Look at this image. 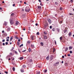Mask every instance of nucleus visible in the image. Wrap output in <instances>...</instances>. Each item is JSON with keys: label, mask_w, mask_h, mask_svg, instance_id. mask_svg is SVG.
Wrapping results in <instances>:
<instances>
[{"label": "nucleus", "mask_w": 74, "mask_h": 74, "mask_svg": "<svg viewBox=\"0 0 74 74\" xmlns=\"http://www.w3.org/2000/svg\"><path fill=\"white\" fill-rule=\"evenodd\" d=\"M10 23L11 25H13L14 23V19H12L10 20Z\"/></svg>", "instance_id": "f257e3e1"}, {"label": "nucleus", "mask_w": 74, "mask_h": 74, "mask_svg": "<svg viewBox=\"0 0 74 74\" xmlns=\"http://www.w3.org/2000/svg\"><path fill=\"white\" fill-rule=\"evenodd\" d=\"M30 10V8L28 6H27L25 10V11H27V12H29Z\"/></svg>", "instance_id": "f03ea898"}, {"label": "nucleus", "mask_w": 74, "mask_h": 74, "mask_svg": "<svg viewBox=\"0 0 74 74\" xmlns=\"http://www.w3.org/2000/svg\"><path fill=\"white\" fill-rule=\"evenodd\" d=\"M59 64V62H56L54 64V66H58Z\"/></svg>", "instance_id": "7ed1b4c3"}, {"label": "nucleus", "mask_w": 74, "mask_h": 74, "mask_svg": "<svg viewBox=\"0 0 74 74\" xmlns=\"http://www.w3.org/2000/svg\"><path fill=\"white\" fill-rule=\"evenodd\" d=\"M14 13H12L10 15V17L11 18H12L14 16Z\"/></svg>", "instance_id": "20e7f679"}, {"label": "nucleus", "mask_w": 74, "mask_h": 74, "mask_svg": "<svg viewBox=\"0 0 74 74\" xmlns=\"http://www.w3.org/2000/svg\"><path fill=\"white\" fill-rule=\"evenodd\" d=\"M47 21L49 23H51V20L49 19H48Z\"/></svg>", "instance_id": "39448f33"}, {"label": "nucleus", "mask_w": 74, "mask_h": 74, "mask_svg": "<svg viewBox=\"0 0 74 74\" xmlns=\"http://www.w3.org/2000/svg\"><path fill=\"white\" fill-rule=\"evenodd\" d=\"M47 23H46L45 25H44V27L45 28H46L47 27Z\"/></svg>", "instance_id": "423d86ee"}, {"label": "nucleus", "mask_w": 74, "mask_h": 74, "mask_svg": "<svg viewBox=\"0 0 74 74\" xmlns=\"http://www.w3.org/2000/svg\"><path fill=\"white\" fill-rule=\"evenodd\" d=\"M19 23V22L18 21H16V26H17Z\"/></svg>", "instance_id": "0eeeda50"}, {"label": "nucleus", "mask_w": 74, "mask_h": 74, "mask_svg": "<svg viewBox=\"0 0 74 74\" xmlns=\"http://www.w3.org/2000/svg\"><path fill=\"white\" fill-rule=\"evenodd\" d=\"M41 7L40 6H38V10H40V9H41Z\"/></svg>", "instance_id": "6e6552de"}, {"label": "nucleus", "mask_w": 74, "mask_h": 74, "mask_svg": "<svg viewBox=\"0 0 74 74\" xmlns=\"http://www.w3.org/2000/svg\"><path fill=\"white\" fill-rule=\"evenodd\" d=\"M56 30L57 31H58V32H60V29H59V28H56Z\"/></svg>", "instance_id": "1a4fd4ad"}, {"label": "nucleus", "mask_w": 74, "mask_h": 74, "mask_svg": "<svg viewBox=\"0 0 74 74\" xmlns=\"http://www.w3.org/2000/svg\"><path fill=\"white\" fill-rule=\"evenodd\" d=\"M13 38V36H12L11 37L10 39V41H12V40Z\"/></svg>", "instance_id": "9d476101"}, {"label": "nucleus", "mask_w": 74, "mask_h": 74, "mask_svg": "<svg viewBox=\"0 0 74 74\" xmlns=\"http://www.w3.org/2000/svg\"><path fill=\"white\" fill-rule=\"evenodd\" d=\"M47 37L46 36H44V39L45 40L47 39Z\"/></svg>", "instance_id": "9b49d317"}, {"label": "nucleus", "mask_w": 74, "mask_h": 74, "mask_svg": "<svg viewBox=\"0 0 74 74\" xmlns=\"http://www.w3.org/2000/svg\"><path fill=\"white\" fill-rule=\"evenodd\" d=\"M67 30L65 29L64 30V32L65 33H66V32H67Z\"/></svg>", "instance_id": "f8f14e48"}, {"label": "nucleus", "mask_w": 74, "mask_h": 74, "mask_svg": "<svg viewBox=\"0 0 74 74\" xmlns=\"http://www.w3.org/2000/svg\"><path fill=\"white\" fill-rule=\"evenodd\" d=\"M3 25H4L5 26H6V25H7V23H6V22H5L3 24Z\"/></svg>", "instance_id": "ddd939ff"}, {"label": "nucleus", "mask_w": 74, "mask_h": 74, "mask_svg": "<svg viewBox=\"0 0 74 74\" xmlns=\"http://www.w3.org/2000/svg\"><path fill=\"white\" fill-rule=\"evenodd\" d=\"M47 60H49V56H48L47 57V58H46Z\"/></svg>", "instance_id": "4468645a"}, {"label": "nucleus", "mask_w": 74, "mask_h": 74, "mask_svg": "<svg viewBox=\"0 0 74 74\" xmlns=\"http://www.w3.org/2000/svg\"><path fill=\"white\" fill-rule=\"evenodd\" d=\"M68 50V48L67 47H66V49H65V51H67Z\"/></svg>", "instance_id": "2eb2a0df"}, {"label": "nucleus", "mask_w": 74, "mask_h": 74, "mask_svg": "<svg viewBox=\"0 0 74 74\" xmlns=\"http://www.w3.org/2000/svg\"><path fill=\"white\" fill-rule=\"evenodd\" d=\"M31 49L30 48H29L28 49V51L29 52H31Z\"/></svg>", "instance_id": "dca6fc26"}, {"label": "nucleus", "mask_w": 74, "mask_h": 74, "mask_svg": "<svg viewBox=\"0 0 74 74\" xmlns=\"http://www.w3.org/2000/svg\"><path fill=\"white\" fill-rule=\"evenodd\" d=\"M44 73H47V69H45V71H44Z\"/></svg>", "instance_id": "f3484780"}, {"label": "nucleus", "mask_w": 74, "mask_h": 74, "mask_svg": "<svg viewBox=\"0 0 74 74\" xmlns=\"http://www.w3.org/2000/svg\"><path fill=\"white\" fill-rule=\"evenodd\" d=\"M65 66H68V64H67V63H66L65 64Z\"/></svg>", "instance_id": "a211bd4d"}, {"label": "nucleus", "mask_w": 74, "mask_h": 74, "mask_svg": "<svg viewBox=\"0 0 74 74\" xmlns=\"http://www.w3.org/2000/svg\"><path fill=\"white\" fill-rule=\"evenodd\" d=\"M15 70V68L14 67L13 68V71H14Z\"/></svg>", "instance_id": "6ab92c4d"}, {"label": "nucleus", "mask_w": 74, "mask_h": 74, "mask_svg": "<svg viewBox=\"0 0 74 74\" xmlns=\"http://www.w3.org/2000/svg\"><path fill=\"white\" fill-rule=\"evenodd\" d=\"M31 47L32 48H33V47H34V45L32 44L31 45Z\"/></svg>", "instance_id": "aec40b11"}, {"label": "nucleus", "mask_w": 74, "mask_h": 74, "mask_svg": "<svg viewBox=\"0 0 74 74\" xmlns=\"http://www.w3.org/2000/svg\"><path fill=\"white\" fill-rule=\"evenodd\" d=\"M36 74H40V71L37 72Z\"/></svg>", "instance_id": "412c9836"}, {"label": "nucleus", "mask_w": 74, "mask_h": 74, "mask_svg": "<svg viewBox=\"0 0 74 74\" xmlns=\"http://www.w3.org/2000/svg\"><path fill=\"white\" fill-rule=\"evenodd\" d=\"M69 49H72V47L71 46H70L69 47Z\"/></svg>", "instance_id": "4be33fe9"}, {"label": "nucleus", "mask_w": 74, "mask_h": 74, "mask_svg": "<svg viewBox=\"0 0 74 74\" xmlns=\"http://www.w3.org/2000/svg\"><path fill=\"white\" fill-rule=\"evenodd\" d=\"M23 59V57H21L20 58V60H22V59Z\"/></svg>", "instance_id": "5701e85b"}, {"label": "nucleus", "mask_w": 74, "mask_h": 74, "mask_svg": "<svg viewBox=\"0 0 74 74\" xmlns=\"http://www.w3.org/2000/svg\"><path fill=\"white\" fill-rule=\"evenodd\" d=\"M27 43L28 44H30V41L29 40L28 41Z\"/></svg>", "instance_id": "b1692460"}, {"label": "nucleus", "mask_w": 74, "mask_h": 74, "mask_svg": "<svg viewBox=\"0 0 74 74\" xmlns=\"http://www.w3.org/2000/svg\"><path fill=\"white\" fill-rule=\"evenodd\" d=\"M68 35L70 36H71V32H70Z\"/></svg>", "instance_id": "393cba45"}, {"label": "nucleus", "mask_w": 74, "mask_h": 74, "mask_svg": "<svg viewBox=\"0 0 74 74\" xmlns=\"http://www.w3.org/2000/svg\"><path fill=\"white\" fill-rule=\"evenodd\" d=\"M23 68H25V67H26V66H25V65H23Z\"/></svg>", "instance_id": "a878e982"}, {"label": "nucleus", "mask_w": 74, "mask_h": 74, "mask_svg": "<svg viewBox=\"0 0 74 74\" xmlns=\"http://www.w3.org/2000/svg\"><path fill=\"white\" fill-rule=\"evenodd\" d=\"M21 72H22V73H23V72H24V71L22 69L21 70Z\"/></svg>", "instance_id": "bb28decb"}, {"label": "nucleus", "mask_w": 74, "mask_h": 74, "mask_svg": "<svg viewBox=\"0 0 74 74\" xmlns=\"http://www.w3.org/2000/svg\"><path fill=\"white\" fill-rule=\"evenodd\" d=\"M40 44L42 45V46L43 45H44V44L42 42H41L40 43Z\"/></svg>", "instance_id": "cd10ccee"}, {"label": "nucleus", "mask_w": 74, "mask_h": 74, "mask_svg": "<svg viewBox=\"0 0 74 74\" xmlns=\"http://www.w3.org/2000/svg\"><path fill=\"white\" fill-rule=\"evenodd\" d=\"M17 45H19V42H17Z\"/></svg>", "instance_id": "c85d7f7f"}, {"label": "nucleus", "mask_w": 74, "mask_h": 74, "mask_svg": "<svg viewBox=\"0 0 74 74\" xmlns=\"http://www.w3.org/2000/svg\"><path fill=\"white\" fill-rule=\"evenodd\" d=\"M50 59H51V60H52V59H53V58H52V57L51 56L50 57Z\"/></svg>", "instance_id": "c756f323"}, {"label": "nucleus", "mask_w": 74, "mask_h": 74, "mask_svg": "<svg viewBox=\"0 0 74 74\" xmlns=\"http://www.w3.org/2000/svg\"><path fill=\"white\" fill-rule=\"evenodd\" d=\"M23 45V44H21V45H20V47H22Z\"/></svg>", "instance_id": "7c9ffc66"}, {"label": "nucleus", "mask_w": 74, "mask_h": 74, "mask_svg": "<svg viewBox=\"0 0 74 74\" xmlns=\"http://www.w3.org/2000/svg\"><path fill=\"white\" fill-rule=\"evenodd\" d=\"M36 34L37 35H39V32H37V33H36Z\"/></svg>", "instance_id": "2f4dec72"}, {"label": "nucleus", "mask_w": 74, "mask_h": 74, "mask_svg": "<svg viewBox=\"0 0 74 74\" xmlns=\"http://www.w3.org/2000/svg\"><path fill=\"white\" fill-rule=\"evenodd\" d=\"M14 49V47H13L12 48V49L11 50V51H12V50H13V49Z\"/></svg>", "instance_id": "473e14b6"}, {"label": "nucleus", "mask_w": 74, "mask_h": 74, "mask_svg": "<svg viewBox=\"0 0 74 74\" xmlns=\"http://www.w3.org/2000/svg\"><path fill=\"white\" fill-rule=\"evenodd\" d=\"M70 53H73V51H70Z\"/></svg>", "instance_id": "72a5a7b5"}, {"label": "nucleus", "mask_w": 74, "mask_h": 74, "mask_svg": "<svg viewBox=\"0 0 74 74\" xmlns=\"http://www.w3.org/2000/svg\"><path fill=\"white\" fill-rule=\"evenodd\" d=\"M14 52L16 53V54H17V53H18L16 51H14Z\"/></svg>", "instance_id": "f704fd0d"}, {"label": "nucleus", "mask_w": 74, "mask_h": 74, "mask_svg": "<svg viewBox=\"0 0 74 74\" xmlns=\"http://www.w3.org/2000/svg\"><path fill=\"white\" fill-rule=\"evenodd\" d=\"M60 39L61 40H62V37H61L60 38Z\"/></svg>", "instance_id": "c9c22d12"}, {"label": "nucleus", "mask_w": 74, "mask_h": 74, "mask_svg": "<svg viewBox=\"0 0 74 74\" xmlns=\"http://www.w3.org/2000/svg\"><path fill=\"white\" fill-rule=\"evenodd\" d=\"M54 42H55V44L56 45V41L55 40H54Z\"/></svg>", "instance_id": "e433bc0d"}, {"label": "nucleus", "mask_w": 74, "mask_h": 74, "mask_svg": "<svg viewBox=\"0 0 74 74\" xmlns=\"http://www.w3.org/2000/svg\"><path fill=\"white\" fill-rule=\"evenodd\" d=\"M55 49L54 48L53 50V52H55Z\"/></svg>", "instance_id": "4c0bfd02"}, {"label": "nucleus", "mask_w": 74, "mask_h": 74, "mask_svg": "<svg viewBox=\"0 0 74 74\" xmlns=\"http://www.w3.org/2000/svg\"><path fill=\"white\" fill-rule=\"evenodd\" d=\"M44 34H45V35H47V33H45V32H44Z\"/></svg>", "instance_id": "58836bf2"}, {"label": "nucleus", "mask_w": 74, "mask_h": 74, "mask_svg": "<svg viewBox=\"0 0 74 74\" xmlns=\"http://www.w3.org/2000/svg\"><path fill=\"white\" fill-rule=\"evenodd\" d=\"M62 9L63 8H60V10H62Z\"/></svg>", "instance_id": "ea45409f"}, {"label": "nucleus", "mask_w": 74, "mask_h": 74, "mask_svg": "<svg viewBox=\"0 0 74 74\" xmlns=\"http://www.w3.org/2000/svg\"><path fill=\"white\" fill-rule=\"evenodd\" d=\"M31 38L32 40H33V36H32L31 37Z\"/></svg>", "instance_id": "a19ab883"}, {"label": "nucleus", "mask_w": 74, "mask_h": 74, "mask_svg": "<svg viewBox=\"0 0 74 74\" xmlns=\"http://www.w3.org/2000/svg\"><path fill=\"white\" fill-rule=\"evenodd\" d=\"M70 2L71 3H72L73 2V0H70Z\"/></svg>", "instance_id": "79ce46f5"}, {"label": "nucleus", "mask_w": 74, "mask_h": 74, "mask_svg": "<svg viewBox=\"0 0 74 74\" xmlns=\"http://www.w3.org/2000/svg\"><path fill=\"white\" fill-rule=\"evenodd\" d=\"M15 38H16V39H18V37H16V36L15 37Z\"/></svg>", "instance_id": "37998d69"}, {"label": "nucleus", "mask_w": 74, "mask_h": 74, "mask_svg": "<svg viewBox=\"0 0 74 74\" xmlns=\"http://www.w3.org/2000/svg\"><path fill=\"white\" fill-rule=\"evenodd\" d=\"M5 44H6V45H7L8 44V42H6L5 43Z\"/></svg>", "instance_id": "c03bdc74"}, {"label": "nucleus", "mask_w": 74, "mask_h": 74, "mask_svg": "<svg viewBox=\"0 0 74 74\" xmlns=\"http://www.w3.org/2000/svg\"><path fill=\"white\" fill-rule=\"evenodd\" d=\"M5 73H6V74H8V72H6V71H5Z\"/></svg>", "instance_id": "a18cd8bd"}, {"label": "nucleus", "mask_w": 74, "mask_h": 74, "mask_svg": "<svg viewBox=\"0 0 74 74\" xmlns=\"http://www.w3.org/2000/svg\"><path fill=\"white\" fill-rule=\"evenodd\" d=\"M4 46L5 45V43H3L2 44Z\"/></svg>", "instance_id": "49530a36"}, {"label": "nucleus", "mask_w": 74, "mask_h": 74, "mask_svg": "<svg viewBox=\"0 0 74 74\" xmlns=\"http://www.w3.org/2000/svg\"><path fill=\"white\" fill-rule=\"evenodd\" d=\"M52 30L53 31V32H55V28H53Z\"/></svg>", "instance_id": "de8ad7c7"}, {"label": "nucleus", "mask_w": 74, "mask_h": 74, "mask_svg": "<svg viewBox=\"0 0 74 74\" xmlns=\"http://www.w3.org/2000/svg\"><path fill=\"white\" fill-rule=\"evenodd\" d=\"M26 51V50H25L24 51H22V52H25Z\"/></svg>", "instance_id": "09e8293b"}, {"label": "nucleus", "mask_w": 74, "mask_h": 74, "mask_svg": "<svg viewBox=\"0 0 74 74\" xmlns=\"http://www.w3.org/2000/svg\"><path fill=\"white\" fill-rule=\"evenodd\" d=\"M68 56H70V54H68L67 55Z\"/></svg>", "instance_id": "8fccbe9b"}, {"label": "nucleus", "mask_w": 74, "mask_h": 74, "mask_svg": "<svg viewBox=\"0 0 74 74\" xmlns=\"http://www.w3.org/2000/svg\"><path fill=\"white\" fill-rule=\"evenodd\" d=\"M5 41V40L3 39L2 40V42H4Z\"/></svg>", "instance_id": "3c124183"}, {"label": "nucleus", "mask_w": 74, "mask_h": 74, "mask_svg": "<svg viewBox=\"0 0 74 74\" xmlns=\"http://www.w3.org/2000/svg\"><path fill=\"white\" fill-rule=\"evenodd\" d=\"M12 55V53H10V55Z\"/></svg>", "instance_id": "603ef678"}, {"label": "nucleus", "mask_w": 74, "mask_h": 74, "mask_svg": "<svg viewBox=\"0 0 74 74\" xmlns=\"http://www.w3.org/2000/svg\"><path fill=\"white\" fill-rule=\"evenodd\" d=\"M6 41H9V39H7L6 40Z\"/></svg>", "instance_id": "864d4df0"}, {"label": "nucleus", "mask_w": 74, "mask_h": 74, "mask_svg": "<svg viewBox=\"0 0 74 74\" xmlns=\"http://www.w3.org/2000/svg\"><path fill=\"white\" fill-rule=\"evenodd\" d=\"M50 28L51 29H52V26H50Z\"/></svg>", "instance_id": "5fc2aeb1"}, {"label": "nucleus", "mask_w": 74, "mask_h": 74, "mask_svg": "<svg viewBox=\"0 0 74 74\" xmlns=\"http://www.w3.org/2000/svg\"><path fill=\"white\" fill-rule=\"evenodd\" d=\"M15 4H13V7L15 6Z\"/></svg>", "instance_id": "6e6d98bb"}, {"label": "nucleus", "mask_w": 74, "mask_h": 74, "mask_svg": "<svg viewBox=\"0 0 74 74\" xmlns=\"http://www.w3.org/2000/svg\"><path fill=\"white\" fill-rule=\"evenodd\" d=\"M18 41H19V42H20V41H21V40H20V39H19L18 40Z\"/></svg>", "instance_id": "4d7b16f0"}, {"label": "nucleus", "mask_w": 74, "mask_h": 74, "mask_svg": "<svg viewBox=\"0 0 74 74\" xmlns=\"http://www.w3.org/2000/svg\"><path fill=\"white\" fill-rule=\"evenodd\" d=\"M62 58H64V56H62Z\"/></svg>", "instance_id": "13d9d810"}, {"label": "nucleus", "mask_w": 74, "mask_h": 74, "mask_svg": "<svg viewBox=\"0 0 74 74\" xmlns=\"http://www.w3.org/2000/svg\"><path fill=\"white\" fill-rule=\"evenodd\" d=\"M15 34H18V33H17V32H15Z\"/></svg>", "instance_id": "bf43d9fd"}, {"label": "nucleus", "mask_w": 74, "mask_h": 74, "mask_svg": "<svg viewBox=\"0 0 74 74\" xmlns=\"http://www.w3.org/2000/svg\"><path fill=\"white\" fill-rule=\"evenodd\" d=\"M4 33V31H2V33Z\"/></svg>", "instance_id": "052dcab7"}, {"label": "nucleus", "mask_w": 74, "mask_h": 74, "mask_svg": "<svg viewBox=\"0 0 74 74\" xmlns=\"http://www.w3.org/2000/svg\"><path fill=\"white\" fill-rule=\"evenodd\" d=\"M35 25H36V26H37V25H38V24H37V23H36V24H35Z\"/></svg>", "instance_id": "680f3d73"}, {"label": "nucleus", "mask_w": 74, "mask_h": 74, "mask_svg": "<svg viewBox=\"0 0 74 74\" xmlns=\"http://www.w3.org/2000/svg\"><path fill=\"white\" fill-rule=\"evenodd\" d=\"M32 60L31 59L29 60V62H32Z\"/></svg>", "instance_id": "e2e57ef3"}, {"label": "nucleus", "mask_w": 74, "mask_h": 74, "mask_svg": "<svg viewBox=\"0 0 74 74\" xmlns=\"http://www.w3.org/2000/svg\"><path fill=\"white\" fill-rule=\"evenodd\" d=\"M70 15H73V14H71V13H70L69 14Z\"/></svg>", "instance_id": "0e129e2a"}, {"label": "nucleus", "mask_w": 74, "mask_h": 74, "mask_svg": "<svg viewBox=\"0 0 74 74\" xmlns=\"http://www.w3.org/2000/svg\"><path fill=\"white\" fill-rule=\"evenodd\" d=\"M24 4H26V2H25L24 3Z\"/></svg>", "instance_id": "69168bd1"}, {"label": "nucleus", "mask_w": 74, "mask_h": 74, "mask_svg": "<svg viewBox=\"0 0 74 74\" xmlns=\"http://www.w3.org/2000/svg\"><path fill=\"white\" fill-rule=\"evenodd\" d=\"M9 38H10V37H9V36H8L7 38H8V39H9Z\"/></svg>", "instance_id": "338daca9"}, {"label": "nucleus", "mask_w": 74, "mask_h": 74, "mask_svg": "<svg viewBox=\"0 0 74 74\" xmlns=\"http://www.w3.org/2000/svg\"><path fill=\"white\" fill-rule=\"evenodd\" d=\"M39 1V2H41V0H38Z\"/></svg>", "instance_id": "774afa93"}]
</instances>
